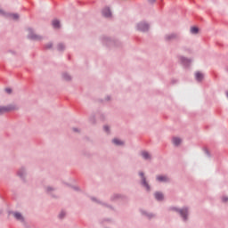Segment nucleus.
Returning a JSON list of instances; mask_svg holds the SVG:
<instances>
[{
    "label": "nucleus",
    "mask_w": 228,
    "mask_h": 228,
    "mask_svg": "<svg viewBox=\"0 0 228 228\" xmlns=\"http://www.w3.org/2000/svg\"><path fill=\"white\" fill-rule=\"evenodd\" d=\"M19 110V107L15 104H11L8 106H0V115H4V113H10V111H15Z\"/></svg>",
    "instance_id": "f257e3e1"
},
{
    "label": "nucleus",
    "mask_w": 228,
    "mask_h": 228,
    "mask_svg": "<svg viewBox=\"0 0 228 228\" xmlns=\"http://www.w3.org/2000/svg\"><path fill=\"white\" fill-rule=\"evenodd\" d=\"M137 29L142 32L149 31V24L145 22H141L137 25Z\"/></svg>",
    "instance_id": "f03ea898"
},
{
    "label": "nucleus",
    "mask_w": 228,
    "mask_h": 228,
    "mask_svg": "<svg viewBox=\"0 0 228 228\" xmlns=\"http://www.w3.org/2000/svg\"><path fill=\"white\" fill-rule=\"evenodd\" d=\"M28 37L29 38H31L32 40H40V36L35 34V31H33V29L29 28L28 29Z\"/></svg>",
    "instance_id": "7ed1b4c3"
},
{
    "label": "nucleus",
    "mask_w": 228,
    "mask_h": 228,
    "mask_svg": "<svg viewBox=\"0 0 228 228\" xmlns=\"http://www.w3.org/2000/svg\"><path fill=\"white\" fill-rule=\"evenodd\" d=\"M177 38H179V34L177 33H172L166 36V40H177Z\"/></svg>",
    "instance_id": "20e7f679"
},
{
    "label": "nucleus",
    "mask_w": 228,
    "mask_h": 228,
    "mask_svg": "<svg viewBox=\"0 0 228 228\" xmlns=\"http://www.w3.org/2000/svg\"><path fill=\"white\" fill-rule=\"evenodd\" d=\"M13 216L14 218H16V220H18L19 222H24V216H22V214L19 213V212H14L13 213Z\"/></svg>",
    "instance_id": "39448f33"
},
{
    "label": "nucleus",
    "mask_w": 228,
    "mask_h": 228,
    "mask_svg": "<svg viewBox=\"0 0 228 228\" xmlns=\"http://www.w3.org/2000/svg\"><path fill=\"white\" fill-rule=\"evenodd\" d=\"M140 175L142 177V185L149 191L151 190V187L149 186V183H147V181L145 180V176H143V173H140Z\"/></svg>",
    "instance_id": "423d86ee"
},
{
    "label": "nucleus",
    "mask_w": 228,
    "mask_h": 228,
    "mask_svg": "<svg viewBox=\"0 0 228 228\" xmlns=\"http://www.w3.org/2000/svg\"><path fill=\"white\" fill-rule=\"evenodd\" d=\"M102 15L103 17H111V11L110 10V8L103 9Z\"/></svg>",
    "instance_id": "0eeeda50"
},
{
    "label": "nucleus",
    "mask_w": 228,
    "mask_h": 228,
    "mask_svg": "<svg viewBox=\"0 0 228 228\" xmlns=\"http://www.w3.org/2000/svg\"><path fill=\"white\" fill-rule=\"evenodd\" d=\"M157 181H159V183H167V181H168V177L165 175H159L157 176Z\"/></svg>",
    "instance_id": "6e6552de"
},
{
    "label": "nucleus",
    "mask_w": 228,
    "mask_h": 228,
    "mask_svg": "<svg viewBox=\"0 0 228 228\" xmlns=\"http://www.w3.org/2000/svg\"><path fill=\"white\" fill-rule=\"evenodd\" d=\"M179 213H180L181 216L183 217L184 220H186V215H188V209L183 208V209L179 210Z\"/></svg>",
    "instance_id": "1a4fd4ad"
},
{
    "label": "nucleus",
    "mask_w": 228,
    "mask_h": 228,
    "mask_svg": "<svg viewBox=\"0 0 228 228\" xmlns=\"http://www.w3.org/2000/svg\"><path fill=\"white\" fill-rule=\"evenodd\" d=\"M195 77L198 81H202V79H204V75L200 72H196Z\"/></svg>",
    "instance_id": "9d476101"
},
{
    "label": "nucleus",
    "mask_w": 228,
    "mask_h": 228,
    "mask_svg": "<svg viewBox=\"0 0 228 228\" xmlns=\"http://www.w3.org/2000/svg\"><path fill=\"white\" fill-rule=\"evenodd\" d=\"M142 157L143 158V159H151V154H149V152L147 151H142Z\"/></svg>",
    "instance_id": "9b49d317"
},
{
    "label": "nucleus",
    "mask_w": 228,
    "mask_h": 228,
    "mask_svg": "<svg viewBox=\"0 0 228 228\" xmlns=\"http://www.w3.org/2000/svg\"><path fill=\"white\" fill-rule=\"evenodd\" d=\"M53 26L55 29H58L60 28V20H53Z\"/></svg>",
    "instance_id": "f8f14e48"
},
{
    "label": "nucleus",
    "mask_w": 228,
    "mask_h": 228,
    "mask_svg": "<svg viewBox=\"0 0 228 228\" xmlns=\"http://www.w3.org/2000/svg\"><path fill=\"white\" fill-rule=\"evenodd\" d=\"M113 143H115V145H124V142L120 141V139H113L112 140Z\"/></svg>",
    "instance_id": "ddd939ff"
},
{
    "label": "nucleus",
    "mask_w": 228,
    "mask_h": 228,
    "mask_svg": "<svg viewBox=\"0 0 228 228\" xmlns=\"http://www.w3.org/2000/svg\"><path fill=\"white\" fill-rule=\"evenodd\" d=\"M155 199L157 200H163V194L161 192H156L155 193Z\"/></svg>",
    "instance_id": "4468645a"
},
{
    "label": "nucleus",
    "mask_w": 228,
    "mask_h": 228,
    "mask_svg": "<svg viewBox=\"0 0 228 228\" xmlns=\"http://www.w3.org/2000/svg\"><path fill=\"white\" fill-rule=\"evenodd\" d=\"M173 143H174V145H179L181 143V138L174 137L173 138Z\"/></svg>",
    "instance_id": "2eb2a0df"
},
{
    "label": "nucleus",
    "mask_w": 228,
    "mask_h": 228,
    "mask_svg": "<svg viewBox=\"0 0 228 228\" xmlns=\"http://www.w3.org/2000/svg\"><path fill=\"white\" fill-rule=\"evenodd\" d=\"M191 33H192V35H197V33H199V28L197 27L191 28Z\"/></svg>",
    "instance_id": "dca6fc26"
},
{
    "label": "nucleus",
    "mask_w": 228,
    "mask_h": 228,
    "mask_svg": "<svg viewBox=\"0 0 228 228\" xmlns=\"http://www.w3.org/2000/svg\"><path fill=\"white\" fill-rule=\"evenodd\" d=\"M11 17H12V19H13L14 20H17V19H19V14H12Z\"/></svg>",
    "instance_id": "f3484780"
},
{
    "label": "nucleus",
    "mask_w": 228,
    "mask_h": 228,
    "mask_svg": "<svg viewBox=\"0 0 228 228\" xmlns=\"http://www.w3.org/2000/svg\"><path fill=\"white\" fill-rule=\"evenodd\" d=\"M6 94H12V88H5Z\"/></svg>",
    "instance_id": "a211bd4d"
},
{
    "label": "nucleus",
    "mask_w": 228,
    "mask_h": 228,
    "mask_svg": "<svg viewBox=\"0 0 228 228\" xmlns=\"http://www.w3.org/2000/svg\"><path fill=\"white\" fill-rule=\"evenodd\" d=\"M62 49H63V45H58V50L59 51H62Z\"/></svg>",
    "instance_id": "6ab92c4d"
},
{
    "label": "nucleus",
    "mask_w": 228,
    "mask_h": 228,
    "mask_svg": "<svg viewBox=\"0 0 228 228\" xmlns=\"http://www.w3.org/2000/svg\"><path fill=\"white\" fill-rule=\"evenodd\" d=\"M63 216H65V212H61V213L60 214V217H61V218H63Z\"/></svg>",
    "instance_id": "aec40b11"
},
{
    "label": "nucleus",
    "mask_w": 228,
    "mask_h": 228,
    "mask_svg": "<svg viewBox=\"0 0 228 228\" xmlns=\"http://www.w3.org/2000/svg\"><path fill=\"white\" fill-rule=\"evenodd\" d=\"M228 198L227 197H223V202H227Z\"/></svg>",
    "instance_id": "412c9836"
},
{
    "label": "nucleus",
    "mask_w": 228,
    "mask_h": 228,
    "mask_svg": "<svg viewBox=\"0 0 228 228\" xmlns=\"http://www.w3.org/2000/svg\"><path fill=\"white\" fill-rule=\"evenodd\" d=\"M0 15H4V11L0 9Z\"/></svg>",
    "instance_id": "4be33fe9"
},
{
    "label": "nucleus",
    "mask_w": 228,
    "mask_h": 228,
    "mask_svg": "<svg viewBox=\"0 0 228 228\" xmlns=\"http://www.w3.org/2000/svg\"><path fill=\"white\" fill-rule=\"evenodd\" d=\"M65 79H66V81H69V80H70V77H66Z\"/></svg>",
    "instance_id": "5701e85b"
},
{
    "label": "nucleus",
    "mask_w": 228,
    "mask_h": 228,
    "mask_svg": "<svg viewBox=\"0 0 228 228\" xmlns=\"http://www.w3.org/2000/svg\"><path fill=\"white\" fill-rule=\"evenodd\" d=\"M149 1V3H155L156 2V0H148Z\"/></svg>",
    "instance_id": "b1692460"
},
{
    "label": "nucleus",
    "mask_w": 228,
    "mask_h": 228,
    "mask_svg": "<svg viewBox=\"0 0 228 228\" xmlns=\"http://www.w3.org/2000/svg\"><path fill=\"white\" fill-rule=\"evenodd\" d=\"M104 130L105 131H109V127L108 126H104Z\"/></svg>",
    "instance_id": "393cba45"
},
{
    "label": "nucleus",
    "mask_w": 228,
    "mask_h": 228,
    "mask_svg": "<svg viewBox=\"0 0 228 228\" xmlns=\"http://www.w3.org/2000/svg\"><path fill=\"white\" fill-rule=\"evenodd\" d=\"M74 131H77V129L74 128Z\"/></svg>",
    "instance_id": "a878e982"
}]
</instances>
